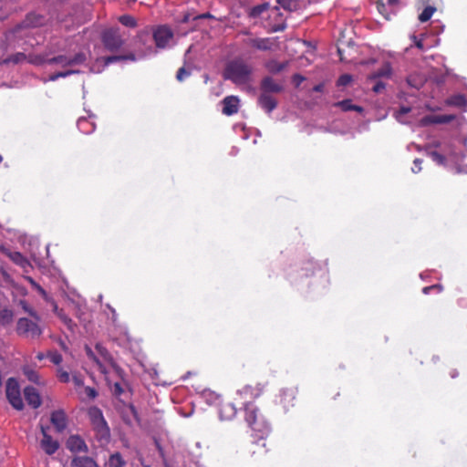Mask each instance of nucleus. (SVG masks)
<instances>
[{"instance_id":"nucleus-1","label":"nucleus","mask_w":467,"mask_h":467,"mask_svg":"<svg viewBox=\"0 0 467 467\" xmlns=\"http://www.w3.org/2000/svg\"><path fill=\"white\" fill-rule=\"evenodd\" d=\"M244 411V420L251 428L253 436L257 437V441H262V448L259 450L252 448V453L265 454L267 451L266 438L270 433V426L254 404L247 403Z\"/></svg>"},{"instance_id":"nucleus-2","label":"nucleus","mask_w":467,"mask_h":467,"mask_svg":"<svg viewBox=\"0 0 467 467\" xmlns=\"http://www.w3.org/2000/svg\"><path fill=\"white\" fill-rule=\"evenodd\" d=\"M252 67L241 58L230 61L224 69L223 77L236 85L246 84L251 80Z\"/></svg>"},{"instance_id":"nucleus-3","label":"nucleus","mask_w":467,"mask_h":467,"mask_svg":"<svg viewBox=\"0 0 467 467\" xmlns=\"http://www.w3.org/2000/svg\"><path fill=\"white\" fill-rule=\"evenodd\" d=\"M95 350L96 353L93 352V350L90 348L86 347L87 356L97 363L99 369L100 370L101 373H108V368L105 366V363H107L110 368H112L116 371V373L120 375L122 369L117 365L112 356L105 347H103L101 344H97L95 346Z\"/></svg>"},{"instance_id":"nucleus-4","label":"nucleus","mask_w":467,"mask_h":467,"mask_svg":"<svg viewBox=\"0 0 467 467\" xmlns=\"http://www.w3.org/2000/svg\"><path fill=\"white\" fill-rule=\"evenodd\" d=\"M5 394L9 403L16 410H21L24 408L19 384L16 379L13 378L8 379L5 386Z\"/></svg>"},{"instance_id":"nucleus-5","label":"nucleus","mask_w":467,"mask_h":467,"mask_svg":"<svg viewBox=\"0 0 467 467\" xmlns=\"http://www.w3.org/2000/svg\"><path fill=\"white\" fill-rule=\"evenodd\" d=\"M16 331L19 335L32 338L38 337L42 334L39 326L26 317L19 318L17 321Z\"/></svg>"},{"instance_id":"nucleus-6","label":"nucleus","mask_w":467,"mask_h":467,"mask_svg":"<svg viewBox=\"0 0 467 467\" xmlns=\"http://www.w3.org/2000/svg\"><path fill=\"white\" fill-rule=\"evenodd\" d=\"M102 42L105 47L109 51H117L123 45V40L121 39L118 29L115 28H109L103 32Z\"/></svg>"},{"instance_id":"nucleus-7","label":"nucleus","mask_w":467,"mask_h":467,"mask_svg":"<svg viewBox=\"0 0 467 467\" xmlns=\"http://www.w3.org/2000/svg\"><path fill=\"white\" fill-rule=\"evenodd\" d=\"M248 45L261 51H271L279 48L278 37L252 38Z\"/></svg>"},{"instance_id":"nucleus-8","label":"nucleus","mask_w":467,"mask_h":467,"mask_svg":"<svg viewBox=\"0 0 467 467\" xmlns=\"http://www.w3.org/2000/svg\"><path fill=\"white\" fill-rule=\"evenodd\" d=\"M173 33L170 27L161 26L153 32V38L158 47L164 48L167 47L170 40H171Z\"/></svg>"},{"instance_id":"nucleus-9","label":"nucleus","mask_w":467,"mask_h":467,"mask_svg":"<svg viewBox=\"0 0 467 467\" xmlns=\"http://www.w3.org/2000/svg\"><path fill=\"white\" fill-rule=\"evenodd\" d=\"M265 384L256 382L248 384L238 390L239 395L244 399H256L264 392Z\"/></svg>"},{"instance_id":"nucleus-10","label":"nucleus","mask_w":467,"mask_h":467,"mask_svg":"<svg viewBox=\"0 0 467 467\" xmlns=\"http://www.w3.org/2000/svg\"><path fill=\"white\" fill-rule=\"evenodd\" d=\"M284 90V86L275 81L272 77H265L260 83V93L271 94L281 93Z\"/></svg>"},{"instance_id":"nucleus-11","label":"nucleus","mask_w":467,"mask_h":467,"mask_svg":"<svg viewBox=\"0 0 467 467\" xmlns=\"http://www.w3.org/2000/svg\"><path fill=\"white\" fill-rule=\"evenodd\" d=\"M41 432L43 434V439L40 442L41 448L47 454H54L59 447L58 442L52 439V437L47 432V429L44 426H41Z\"/></svg>"},{"instance_id":"nucleus-12","label":"nucleus","mask_w":467,"mask_h":467,"mask_svg":"<svg viewBox=\"0 0 467 467\" xmlns=\"http://www.w3.org/2000/svg\"><path fill=\"white\" fill-rule=\"evenodd\" d=\"M66 446L72 452H87L88 451L85 441L78 435L69 436Z\"/></svg>"},{"instance_id":"nucleus-13","label":"nucleus","mask_w":467,"mask_h":467,"mask_svg":"<svg viewBox=\"0 0 467 467\" xmlns=\"http://www.w3.org/2000/svg\"><path fill=\"white\" fill-rule=\"evenodd\" d=\"M51 423L58 432H62L67 424V415L64 410H55L51 414Z\"/></svg>"},{"instance_id":"nucleus-14","label":"nucleus","mask_w":467,"mask_h":467,"mask_svg":"<svg viewBox=\"0 0 467 467\" xmlns=\"http://www.w3.org/2000/svg\"><path fill=\"white\" fill-rule=\"evenodd\" d=\"M258 104L267 113H271L277 107V100L271 94L260 93Z\"/></svg>"},{"instance_id":"nucleus-15","label":"nucleus","mask_w":467,"mask_h":467,"mask_svg":"<svg viewBox=\"0 0 467 467\" xmlns=\"http://www.w3.org/2000/svg\"><path fill=\"white\" fill-rule=\"evenodd\" d=\"M223 113L226 116H231L238 112L239 99L235 96H228L223 100Z\"/></svg>"},{"instance_id":"nucleus-16","label":"nucleus","mask_w":467,"mask_h":467,"mask_svg":"<svg viewBox=\"0 0 467 467\" xmlns=\"http://www.w3.org/2000/svg\"><path fill=\"white\" fill-rule=\"evenodd\" d=\"M24 395L28 405L36 409L41 405L39 393L34 387H26L24 389Z\"/></svg>"},{"instance_id":"nucleus-17","label":"nucleus","mask_w":467,"mask_h":467,"mask_svg":"<svg viewBox=\"0 0 467 467\" xmlns=\"http://www.w3.org/2000/svg\"><path fill=\"white\" fill-rule=\"evenodd\" d=\"M93 430L96 432L97 439L100 442H102V443L109 442V438H110V431H109V428L106 420H103L101 423L94 425Z\"/></svg>"},{"instance_id":"nucleus-18","label":"nucleus","mask_w":467,"mask_h":467,"mask_svg":"<svg viewBox=\"0 0 467 467\" xmlns=\"http://www.w3.org/2000/svg\"><path fill=\"white\" fill-rule=\"evenodd\" d=\"M71 467H99V465L90 457L76 456L71 461Z\"/></svg>"},{"instance_id":"nucleus-19","label":"nucleus","mask_w":467,"mask_h":467,"mask_svg":"<svg viewBox=\"0 0 467 467\" xmlns=\"http://www.w3.org/2000/svg\"><path fill=\"white\" fill-rule=\"evenodd\" d=\"M52 305L54 312L57 314L59 319L65 324V326H67L69 330L73 331L74 327H76L74 321L64 312L63 309H59L54 301H52Z\"/></svg>"},{"instance_id":"nucleus-20","label":"nucleus","mask_w":467,"mask_h":467,"mask_svg":"<svg viewBox=\"0 0 467 467\" xmlns=\"http://www.w3.org/2000/svg\"><path fill=\"white\" fill-rule=\"evenodd\" d=\"M296 389L295 388H286L281 391V402L285 406H293V401L296 399Z\"/></svg>"},{"instance_id":"nucleus-21","label":"nucleus","mask_w":467,"mask_h":467,"mask_svg":"<svg viewBox=\"0 0 467 467\" xmlns=\"http://www.w3.org/2000/svg\"><path fill=\"white\" fill-rule=\"evenodd\" d=\"M392 74V68L390 63L385 62L382 67L377 71L373 72L370 76V79H377L379 78H390Z\"/></svg>"},{"instance_id":"nucleus-22","label":"nucleus","mask_w":467,"mask_h":467,"mask_svg":"<svg viewBox=\"0 0 467 467\" xmlns=\"http://www.w3.org/2000/svg\"><path fill=\"white\" fill-rule=\"evenodd\" d=\"M43 24V17L35 14H30L26 16L22 25H19L16 31L25 26H39Z\"/></svg>"},{"instance_id":"nucleus-23","label":"nucleus","mask_w":467,"mask_h":467,"mask_svg":"<svg viewBox=\"0 0 467 467\" xmlns=\"http://www.w3.org/2000/svg\"><path fill=\"white\" fill-rule=\"evenodd\" d=\"M287 66L286 62H278L275 59L267 61L265 65L266 70L272 74H277L284 70Z\"/></svg>"},{"instance_id":"nucleus-24","label":"nucleus","mask_w":467,"mask_h":467,"mask_svg":"<svg viewBox=\"0 0 467 467\" xmlns=\"http://www.w3.org/2000/svg\"><path fill=\"white\" fill-rule=\"evenodd\" d=\"M92 427L105 420L102 411L97 407H91L88 411Z\"/></svg>"},{"instance_id":"nucleus-25","label":"nucleus","mask_w":467,"mask_h":467,"mask_svg":"<svg viewBox=\"0 0 467 467\" xmlns=\"http://www.w3.org/2000/svg\"><path fill=\"white\" fill-rule=\"evenodd\" d=\"M335 107L340 108L343 111H350L355 110L358 112H362L363 108L358 105L352 104L351 99H345L342 101H338L334 104Z\"/></svg>"},{"instance_id":"nucleus-26","label":"nucleus","mask_w":467,"mask_h":467,"mask_svg":"<svg viewBox=\"0 0 467 467\" xmlns=\"http://www.w3.org/2000/svg\"><path fill=\"white\" fill-rule=\"evenodd\" d=\"M455 119L454 115H435L425 118V121L433 124L449 123Z\"/></svg>"},{"instance_id":"nucleus-27","label":"nucleus","mask_w":467,"mask_h":467,"mask_svg":"<svg viewBox=\"0 0 467 467\" xmlns=\"http://www.w3.org/2000/svg\"><path fill=\"white\" fill-rule=\"evenodd\" d=\"M109 467H124L126 462L119 452L111 454L107 462Z\"/></svg>"},{"instance_id":"nucleus-28","label":"nucleus","mask_w":467,"mask_h":467,"mask_svg":"<svg viewBox=\"0 0 467 467\" xmlns=\"http://www.w3.org/2000/svg\"><path fill=\"white\" fill-rule=\"evenodd\" d=\"M78 130L86 134L91 133L95 130V125L93 122L89 121L86 118H80L78 120Z\"/></svg>"},{"instance_id":"nucleus-29","label":"nucleus","mask_w":467,"mask_h":467,"mask_svg":"<svg viewBox=\"0 0 467 467\" xmlns=\"http://www.w3.org/2000/svg\"><path fill=\"white\" fill-rule=\"evenodd\" d=\"M14 312L9 308H3L0 310V325H10L14 320Z\"/></svg>"},{"instance_id":"nucleus-30","label":"nucleus","mask_w":467,"mask_h":467,"mask_svg":"<svg viewBox=\"0 0 467 467\" xmlns=\"http://www.w3.org/2000/svg\"><path fill=\"white\" fill-rule=\"evenodd\" d=\"M236 413V410L231 403H226L222 406L220 409V415L222 419L224 420H230L232 419Z\"/></svg>"},{"instance_id":"nucleus-31","label":"nucleus","mask_w":467,"mask_h":467,"mask_svg":"<svg viewBox=\"0 0 467 467\" xmlns=\"http://www.w3.org/2000/svg\"><path fill=\"white\" fill-rule=\"evenodd\" d=\"M26 59H27V56L25 53L17 52L14 55H11L7 58L4 59L3 64H8V63L19 64V63L26 61Z\"/></svg>"},{"instance_id":"nucleus-32","label":"nucleus","mask_w":467,"mask_h":467,"mask_svg":"<svg viewBox=\"0 0 467 467\" xmlns=\"http://www.w3.org/2000/svg\"><path fill=\"white\" fill-rule=\"evenodd\" d=\"M435 11H436V7H434L432 5H427L423 9V11L419 15V20L421 23L429 21L431 18V16Z\"/></svg>"},{"instance_id":"nucleus-33","label":"nucleus","mask_w":467,"mask_h":467,"mask_svg":"<svg viewBox=\"0 0 467 467\" xmlns=\"http://www.w3.org/2000/svg\"><path fill=\"white\" fill-rule=\"evenodd\" d=\"M278 4L285 10L295 11L299 7L298 0H277Z\"/></svg>"},{"instance_id":"nucleus-34","label":"nucleus","mask_w":467,"mask_h":467,"mask_svg":"<svg viewBox=\"0 0 467 467\" xmlns=\"http://www.w3.org/2000/svg\"><path fill=\"white\" fill-rule=\"evenodd\" d=\"M48 64H57L63 67H69V57L66 56H57L47 59Z\"/></svg>"},{"instance_id":"nucleus-35","label":"nucleus","mask_w":467,"mask_h":467,"mask_svg":"<svg viewBox=\"0 0 467 467\" xmlns=\"http://www.w3.org/2000/svg\"><path fill=\"white\" fill-rule=\"evenodd\" d=\"M86 59L87 57L84 53H78L72 57H69V67H73L75 66L84 64Z\"/></svg>"},{"instance_id":"nucleus-36","label":"nucleus","mask_w":467,"mask_h":467,"mask_svg":"<svg viewBox=\"0 0 467 467\" xmlns=\"http://www.w3.org/2000/svg\"><path fill=\"white\" fill-rule=\"evenodd\" d=\"M447 104L456 107H462L465 105V99L462 95H455L447 99Z\"/></svg>"},{"instance_id":"nucleus-37","label":"nucleus","mask_w":467,"mask_h":467,"mask_svg":"<svg viewBox=\"0 0 467 467\" xmlns=\"http://www.w3.org/2000/svg\"><path fill=\"white\" fill-rule=\"evenodd\" d=\"M119 21L125 26L135 27L137 26L136 20L133 16L124 15L119 17Z\"/></svg>"},{"instance_id":"nucleus-38","label":"nucleus","mask_w":467,"mask_h":467,"mask_svg":"<svg viewBox=\"0 0 467 467\" xmlns=\"http://www.w3.org/2000/svg\"><path fill=\"white\" fill-rule=\"evenodd\" d=\"M24 374L28 379V380H30L34 383H36V384L40 383L39 376L36 370L29 368H24Z\"/></svg>"},{"instance_id":"nucleus-39","label":"nucleus","mask_w":467,"mask_h":467,"mask_svg":"<svg viewBox=\"0 0 467 467\" xmlns=\"http://www.w3.org/2000/svg\"><path fill=\"white\" fill-rule=\"evenodd\" d=\"M268 8H269V5L266 3L263 4V5H256L252 8V10L250 12V16L253 17H257V16H261Z\"/></svg>"},{"instance_id":"nucleus-40","label":"nucleus","mask_w":467,"mask_h":467,"mask_svg":"<svg viewBox=\"0 0 467 467\" xmlns=\"http://www.w3.org/2000/svg\"><path fill=\"white\" fill-rule=\"evenodd\" d=\"M303 266V270L306 271V275H313L315 270L317 268V264L313 260L306 261Z\"/></svg>"},{"instance_id":"nucleus-41","label":"nucleus","mask_w":467,"mask_h":467,"mask_svg":"<svg viewBox=\"0 0 467 467\" xmlns=\"http://www.w3.org/2000/svg\"><path fill=\"white\" fill-rule=\"evenodd\" d=\"M19 305L24 309V311L28 313L33 318L36 320L40 319L38 314L32 307H30L26 301L20 300Z\"/></svg>"},{"instance_id":"nucleus-42","label":"nucleus","mask_w":467,"mask_h":467,"mask_svg":"<svg viewBox=\"0 0 467 467\" xmlns=\"http://www.w3.org/2000/svg\"><path fill=\"white\" fill-rule=\"evenodd\" d=\"M26 60L29 63L34 64V65H41L44 62L47 61V60H46L44 58V57L39 56V55H29V56H27V59Z\"/></svg>"},{"instance_id":"nucleus-43","label":"nucleus","mask_w":467,"mask_h":467,"mask_svg":"<svg viewBox=\"0 0 467 467\" xmlns=\"http://www.w3.org/2000/svg\"><path fill=\"white\" fill-rule=\"evenodd\" d=\"M47 357H48L49 360L56 365L60 364L63 359L61 354L58 353L57 351L49 352Z\"/></svg>"},{"instance_id":"nucleus-44","label":"nucleus","mask_w":467,"mask_h":467,"mask_svg":"<svg viewBox=\"0 0 467 467\" xmlns=\"http://www.w3.org/2000/svg\"><path fill=\"white\" fill-rule=\"evenodd\" d=\"M251 438L252 440L250 441L248 451L252 455H254L252 453V448H254V450H259L260 448H262V441H257V437L253 436V433L251 434Z\"/></svg>"},{"instance_id":"nucleus-45","label":"nucleus","mask_w":467,"mask_h":467,"mask_svg":"<svg viewBox=\"0 0 467 467\" xmlns=\"http://www.w3.org/2000/svg\"><path fill=\"white\" fill-rule=\"evenodd\" d=\"M10 256L14 262L20 265H24L26 263V258L18 252L12 254Z\"/></svg>"},{"instance_id":"nucleus-46","label":"nucleus","mask_w":467,"mask_h":467,"mask_svg":"<svg viewBox=\"0 0 467 467\" xmlns=\"http://www.w3.org/2000/svg\"><path fill=\"white\" fill-rule=\"evenodd\" d=\"M191 75V71L187 70L185 67H181L177 71L176 78L178 81H182L186 77Z\"/></svg>"},{"instance_id":"nucleus-47","label":"nucleus","mask_w":467,"mask_h":467,"mask_svg":"<svg viewBox=\"0 0 467 467\" xmlns=\"http://www.w3.org/2000/svg\"><path fill=\"white\" fill-rule=\"evenodd\" d=\"M31 285L37 290V292L45 298V300L49 301L50 298L47 296V292L39 285H37L32 278L29 279Z\"/></svg>"},{"instance_id":"nucleus-48","label":"nucleus","mask_w":467,"mask_h":467,"mask_svg":"<svg viewBox=\"0 0 467 467\" xmlns=\"http://www.w3.org/2000/svg\"><path fill=\"white\" fill-rule=\"evenodd\" d=\"M352 81V77L348 74H345L339 77L337 80L338 86H347Z\"/></svg>"},{"instance_id":"nucleus-49","label":"nucleus","mask_w":467,"mask_h":467,"mask_svg":"<svg viewBox=\"0 0 467 467\" xmlns=\"http://www.w3.org/2000/svg\"><path fill=\"white\" fill-rule=\"evenodd\" d=\"M431 157L432 158V160L434 161H436L437 163L439 164H444L445 162V157L441 154H440L439 152L437 151H431L430 153Z\"/></svg>"},{"instance_id":"nucleus-50","label":"nucleus","mask_w":467,"mask_h":467,"mask_svg":"<svg viewBox=\"0 0 467 467\" xmlns=\"http://www.w3.org/2000/svg\"><path fill=\"white\" fill-rule=\"evenodd\" d=\"M104 65L105 66H108L113 62H117V61H119V60H122V59H125V57H122V56H110V57H104Z\"/></svg>"},{"instance_id":"nucleus-51","label":"nucleus","mask_w":467,"mask_h":467,"mask_svg":"<svg viewBox=\"0 0 467 467\" xmlns=\"http://www.w3.org/2000/svg\"><path fill=\"white\" fill-rule=\"evenodd\" d=\"M57 378L61 382L67 383L69 381L70 377L67 371H63L61 369L58 370Z\"/></svg>"},{"instance_id":"nucleus-52","label":"nucleus","mask_w":467,"mask_h":467,"mask_svg":"<svg viewBox=\"0 0 467 467\" xmlns=\"http://www.w3.org/2000/svg\"><path fill=\"white\" fill-rule=\"evenodd\" d=\"M79 73V70H77V69H67V70H64V71H59L57 72V77L58 78H66V77H68L72 74H78Z\"/></svg>"},{"instance_id":"nucleus-53","label":"nucleus","mask_w":467,"mask_h":467,"mask_svg":"<svg viewBox=\"0 0 467 467\" xmlns=\"http://www.w3.org/2000/svg\"><path fill=\"white\" fill-rule=\"evenodd\" d=\"M206 17V15L202 16H196L194 17H192V16L189 13H186L183 15L182 18L181 19V23H188L191 19L196 20L198 18Z\"/></svg>"},{"instance_id":"nucleus-54","label":"nucleus","mask_w":467,"mask_h":467,"mask_svg":"<svg viewBox=\"0 0 467 467\" xmlns=\"http://www.w3.org/2000/svg\"><path fill=\"white\" fill-rule=\"evenodd\" d=\"M112 392L115 396H120L123 393L121 384L119 382L114 383Z\"/></svg>"},{"instance_id":"nucleus-55","label":"nucleus","mask_w":467,"mask_h":467,"mask_svg":"<svg viewBox=\"0 0 467 467\" xmlns=\"http://www.w3.org/2000/svg\"><path fill=\"white\" fill-rule=\"evenodd\" d=\"M285 24L284 22H282V23H280L278 25L271 26L267 30V32L272 33V32L283 31V30H285Z\"/></svg>"},{"instance_id":"nucleus-56","label":"nucleus","mask_w":467,"mask_h":467,"mask_svg":"<svg viewBox=\"0 0 467 467\" xmlns=\"http://www.w3.org/2000/svg\"><path fill=\"white\" fill-rule=\"evenodd\" d=\"M421 163H422V161L420 159H415L414 161H413V164H414V167H412V171L414 173H417L419 171H420L421 170Z\"/></svg>"},{"instance_id":"nucleus-57","label":"nucleus","mask_w":467,"mask_h":467,"mask_svg":"<svg viewBox=\"0 0 467 467\" xmlns=\"http://www.w3.org/2000/svg\"><path fill=\"white\" fill-rule=\"evenodd\" d=\"M385 88V84L382 82V81H378L374 87H373V91H375L376 93H379L380 92L381 90H383Z\"/></svg>"},{"instance_id":"nucleus-58","label":"nucleus","mask_w":467,"mask_h":467,"mask_svg":"<svg viewBox=\"0 0 467 467\" xmlns=\"http://www.w3.org/2000/svg\"><path fill=\"white\" fill-rule=\"evenodd\" d=\"M85 390H86L87 395H88L90 399H94V398H96V397H97V394H98V393H97V391H96L94 389H92V388H90V387H87Z\"/></svg>"},{"instance_id":"nucleus-59","label":"nucleus","mask_w":467,"mask_h":467,"mask_svg":"<svg viewBox=\"0 0 467 467\" xmlns=\"http://www.w3.org/2000/svg\"><path fill=\"white\" fill-rule=\"evenodd\" d=\"M410 111V108L402 107L400 111L397 112L396 118L400 119L401 115H405Z\"/></svg>"},{"instance_id":"nucleus-60","label":"nucleus","mask_w":467,"mask_h":467,"mask_svg":"<svg viewBox=\"0 0 467 467\" xmlns=\"http://www.w3.org/2000/svg\"><path fill=\"white\" fill-rule=\"evenodd\" d=\"M74 383L76 386H82L83 385V379L80 376H78V375H74L73 378H72Z\"/></svg>"},{"instance_id":"nucleus-61","label":"nucleus","mask_w":467,"mask_h":467,"mask_svg":"<svg viewBox=\"0 0 467 467\" xmlns=\"http://www.w3.org/2000/svg\"><path fill=\"white\" fill-rule=\"evenodd\" d=\"M432 289H433V291L441 293L442 291L443 287L441 285L436 284V285H432Z\"/></svg>"},{"instance_id":"nucleus-62","label":"nucleus","mask_w":467,"mask_h":467,"mask_svg":"<svg viewBox=\"0 0 467 467\" xmlns=\"http://www.w3.org/2000/svg\"><path fill=\"white\" fill-rule=\"evenodd\" d=\"M156 446H157V449L160 452V455L161 456L162 459H164V452H163V450L161 448V446L160 445V443L158 441H156Z\"/></svg>"},{"instance_id":"nucleus-63","label":"nucleus","mask_w":467,"mask_h":467,"mask_svg":"<svg viewBox=\"0 0 467 467\" xmlns=\"http://www.w3.org/2000/svg\"><path fill=\"white\" fill-rule=\"evenodd\" d=\"M431 291H433V289H432V285L425 286V287L422 289V292H423L425 295L430 294V293H431Z\"/></svg>"},{"instance_id":"nucleus-64","label":"nucleus","mask_w":467,"mask_h":467,"mask_svg":"<svg viewBox=\"0 0 467 467\" xmlns=\"http://www.w3.org/2000/svg\"><path fill=\"white\" fill-rule=\"evenodd\" d=\"M458 371L456 369H452L451 372H450V375L452 379H455L456 377H458Z\"/></svg>"}]
</instances>
